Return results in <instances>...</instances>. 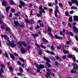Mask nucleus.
<instances>
[{
    "mask_svg": "<svg viewBox=\"0 0 78 78\" xmlns=\"http://www.w3.org/2000/svg\"><path fill=\"white\" fill-rule=\"evenodd\" d=\"M7 41L9 42V44L12 47H15L16 45V44H14L15 43V41H12L10 42V41L9 40H7Z\"/></svg>",
    "mask_w": 78,
    "mask_h": 78,
    "instance_id": "f257e3e1",
    "label": "nucleus"
},
{
    "mask_svg": "<svg viewBox=\"0 0 78 78\" xmlns=\"http://www.w3.org/2000/svg\"><path fill=\"white\" fill-rule=\"evenodd\" d=\"M14 23L15 24V27L16 28H17L19 26H20L21 27H24V26L23 25H20V23L16 21H14Z\"/></svg>",
    "mask_w": 78,
    "mask_h": 78,
    "instance_id": "f03ea898",
    "label": "nucleus"
},
{
    "mask_svg": "<svg viewBox=\"0 0 78 78\" xmlns=\"http://www.w3.org/2000/svg\"><path fill=\"white\" fill-rule=\"evenodd\" d=\"M37 67L38 68L37 70V72H38V73H40V71L41 70V69L42 68L44 69V68L45 67L43 65H38L37 66Z\"/></svg>",
    "mask_w": 78,
    "mask_h": 78,
    "instance_id": "7ed1b4c3",
    "label": "nucleus"
},
{
    "mask_svg": "<svg viewBox=\"0 0 78 78\" xmlns=\"http://www.w3.org/2000/svg\"><path fill=\"white\" fill-rule=\"evenodd\" d=\"M1 67H2L1 69V72H0V75L1 76H2V73H4V71H3V69L4 68H5V65H4L3 64H1ZM2 72V73H1Z\"/></svg>",
    "mask_w": 78,
    "mask_h": 78,
    "instance_id": "20e7f679",
    "label": "nucleus"
},
{
    "mask_svg": "<svg viewBox=\"0 0 78 78\" xmlns=\"http://www.w3.org/2000/svg\"><path fill=\"white\" fill-rule=\"evenodd\" d=\"M74 32L76 34H78V29L76 26H74L73 28Z\"/></svg>",
    "mask_w": 78,
    "mask_h": 78,
    "instance_id": "39448f33",
    "label": "nucleus"
},
{
    "mask_svg": "<svg viewBox=\"0 0 78 78\" xmlns=\"http://www.w3.org/2000/svg\"><path fill=\"white\" fill-rule=\"evenodd\" d=\"M2 5L3 6H7V5H8V3L5 0H4L2 2Z\"/></svg>",
    "mask_w": 78,
    "mask_h": 78,
    "instance_id": "423d86ee",
    "label": "nucleus"
},
{
    "mask_svg": "<svg viewBox=\"0 0 78 78\" xmlns=\"http://www.w3.org/2000/svg\"><path fill=\"white\" fill-rule=\"evenodd\" d=\"M45 51L46 53H50L51 55H55V53L52 52H50V51L48 50H45Z\"/></svg>",
    "mask_w": 78,
    "mask_h": 78,
    "instance_id": "0eeeda50",
    "label": "nucleus"
},
{
    "mask_svg": "<svg viewBox=\"0 0 78 78\" xmlns=\"http://www.w3.org/2000/svg\"><path fill=\"white\" fill-rule=\"evenodd\" d=\"M44 60H46V61H47L48 62H50V59L49 58L46 57H44Z\"/></svg>",
    "mask_w": 78,
    "mask_h": 78,
    "instance_id": "6e6552de",
    "label": "nucleus"
},
{
    "mask_svg": "<svg viewBox=\"0 0 78 78\" xmlns=\"http://www.w3.org/2000/svg\"><path fill=\"white\" fill-rule=\"evenodd\" d=\"M21 52L23 53H26V52L27 51V50H25V48H22L21 49Z\"/></svg>",
    "mask_w": 78,
    "mask_h": 78,
    "instance_id": "1a4fd4ad",
    "label": "nucleus"
},
{
    "mask_svg": "<svg viewBox=\"0 0 78 78\" xmlns=\"http://www.w3.org/2000/svg\"><path fill=\"white\" fill-rule=\"evenodd\" d=\"M32 36H33L34 38V39H35V38H36V37H37L38 36H39V34H32Z\"/></svg>",
    "mask_w": 78,
    "mask_h": 78,
    "instance_id": "9d476101",
    "label": "nucleus"
},
{
    "mask_svg": "<svg viewBox=\"0 0 78 78\" xmlns=\"http://www.w3.org/2000/svg\"><path fill=\"white\" fill-rule=\"evenodd\" d=\"M74 19L73 21H78V16H74Z\"/></svg>",
    "mask_w": 78,
    "mask_h": 78,
    "instance_id": "9b49d317",
    "label": "nucleus"
},
{
    "mask_svg": "<svg viewBox=\"0 0 78 78\" xmlns=\"http://www.w3.org/2000/svg\"><path fill=\"white\" fill-rule=\"evenodd\" d=\"M55 37L56 38V39H62V37H59L57 35H55Z\"/></svg>",
    "mask_w": 78,
    "mask_h": 78,
    "instance_id": "f8f14e48",
    "label": "nucleus"
},
{
    "mask_svg": "<svg viewBox=\"0 0 78 78\" xmlns=\"http://www.w3.org/2000/svg\"><path fill=\"white\" fill-rule=\"evenodd\" d=\"M20 3L21 5H22V6H24L25 2H23V1H20Z\"/></svg>",
    "mask_w": 78,
    "mask_h": 78,
    "instance_id": "ddd939ff",
    "label": "nucleus"
},
{
    "mask_svg": "<svg viewBox=\"0 0 78 78\" xmlns=\"http://www.w3.org/2000/svg\"><path fill=\"white\" fill-rule=\"evenodd\" d=\"M10 0V5H14L15 4V3L12 0Z\"/></svg>",
    "mask_w": 78,
    "mask_h": 78,
    "instance_id": "4468645a",
    "label": "nucleus"
},
{
    "mask_svg": "<svg viewBox=\"0 0 78 78\" xmlns=\"http://www.w3.org/2000/svg\"><path fill=\"white\" fill-rule=\"evenodd\" d=\"M46 75H44V76L46 78H48V76L50 75V74L48 72H47L46 73Z\"/></svg>",
    "mask_w": 78,
    "mask_h": 78,
    "instance_id": "2eb2a0df",
    "label": "nucleus"
},
{
    "mask_svg": "<svg viewBox=\"0 0 78 78\" xmlns=\"http://www.w3.org/2000/svg\"><path fill=\"white\" fill-rule=\"evenodd\" d=\"M10 55L11 58L12 59H13V60H14V59H15V57L13 55L10 54Z\"/></svg>",
    "mask_w": 78,
    "mask_h": 78,
    "instance_id": "dca6fc26",
    "label": "nucleus"
},
{
    "mask_svg": "<svg viewBox=\"0 0 78 78\" xmlns=\"http://www.w3.org/2000/svg\"><path fill=\"white\" fill-rule=\"evenodd\" d=\"M39 12H40V14H41L42 13V12H44V13H45V11L44 10V9L41 10H39Z\"/></svg>",
    "mask_w": 78,
    "mask_h": 78,
    "instance_id": "f3484780",
    "label": "nucleus"
},
{
    "mask_svg": "<svg viewBox=\"0 0 78 78\" xmlns=\"http://www.w3.org/2000/svg\"><path fill=\"white\" fill-rule=\"evenodd\" d=\"M46 65L47 66L48 68H50V67H51V65L48 62H46Z\"/></svg>",
    "mask_w": 78,
    "mask_h": 78,
    "instance_id": "a211bd4d",
    "label": "nucleus"
},
{
    "mask_svg": "<svg viewBox=\"0 0 78 78\" xmlns=\"http://www.w3.org/2000/svg\"><path fill=\"white\" fill-rule=\"evenodd\" d=\"M71 73H75L76 74H78V72L76 71H74L73 70H71Z\"/></svg>",
    "mask_w": 78,
    "mask_h": 78,
    "instance_id": "6ab92c4d",
    "label": "nucleus"
},
{
    "mask_svg": "<svg viewBox=\"0 0 78 78\" xmlns=\"http://www.w3.org/2000/svg\"><path fill=\"white\" fill-rule=\"evenodd\" d=\"M49 58H50V59H52V60H56V58H55V57H54L53 56H49Z\"/></svg>",
    "mask_w": 78,
    "mask_h": 78,
    "instance_id": "aec40b11",
    "label": "nucleus"
},
{
    "mask_svg": "<svg viewBox=\"0 0 78 78\" xmlns=\"http://www.w3.org/2000/svg\"><path fill=\"white\" fill-rule=\"evenodd\" d=\"M18 44L19 45H23V41L22 42L19 41L18 43Z\"/></svg>",
    "mask_w": 78,
    "mask_h": 78,
    "instance_id": "412c9836",
    "label": "nucleus"
},
{
    "mask_svg": "<svg viewBox=\"0 0 78 78\" xmlns=\"http://www.w3.org/2000/svg\"><path fill=\"white\" fill-rule=\"evenodd\" d=\"M9 9H10V7L9 6L7 7L5 9L6 11L7 12H8V10Z\"/></svg>",
    "mask_w": 78,
    "mask_h": 78,
    "instance_id": "4be33fe9",
    "label": "nucleus"
},
{
    "mask_svg": "<svg viewBox=\"0 0 78 78\" xmlns=\"http://www.w3.org/2000/svg\"><path fill=\"white\" fill-rule=\"evenodd\" d=\"M78 68V65H76V66H75L73 68V69L74 70H77V69Z\"/></svg>",
    "mask_w": 78,
    "mask_h": 78,
    "instance_id": "5701e85b",
    "label": "nucleus"
},
{
    "mask_svg": "<svg viewBox=\"0 0 78 78\" xmlns=\"http://www.w3.org/2000/svg\"><path fill=\"white\" fill-rule=\"evenodd\" d=\"M51 49L52 50H55V48H54L53 45H52L51 47Z\"/></svg>",
    "mask_w": 78,
    "mask_h": 78,
    "instance_id": "b1692460",
    "label": "nucleus"
},
{
    "mask_svg": "<svg viewBox=\"0 0 78 78\" xmlns=\"http://www.w3.org/2000/svg\"><path fill=\"white\" fill-rule=\"evenodd\" d=\"M67 57L68 58H72V57H73V56L72 55L70 54L68 55H67Z\"/></svg>",
    "mask_w": 78,
    "mask_h": 78,
    "instance_id": "393cba45",
    "label": "nucleus"
},
{
    "mask_svg": "<svg viewBox=\"0 0 78 78\" xmlns=\"http://www.w3.org/2000/svg\"><path fill=\"white\" fill-rule=\"evenodd\" d=\"M20 72H21V73H23V69H22V68L21 67H20Z\"/></svg>",
    "mask_w": 78,
    "mask_h": 78,
    "instance_id": "a878e982",
    "label": "nucleus"
},
{
    "mask_svg": "<svg viewBox=\"0 0 78 78\" xmlns=\"http://www.w3.org/2000/svg\"><path fill=\"white\" fill-rule=\"evenodd\" d=\"M40 46H41V47L43 48H44V49L46 48V47H45V46H44V45L41 44Z\"/></svg>",
    "mask_w": 78,
    "mask_h": 78,
    "instance_id": "bb28decb",
    "label": "nucleus"
},
{
    "mask_svg": "<svg viewBox=\"0 0 78 78\" xmlns=\"http://www.w3.org/2000/svg\"><path fill=\"white\" fill-rule=\"evenodd\" d=\"M69 34L71 36H73V34L71 32H69Z\"/></svg>",
    "mask_w": 78,
    "mask_h": 78,
    "instance_id": "cd10ccee",
    "label": "nucleus"
},
{
    "mask_svg": "<svg viewBox=\"0 0 78 78\" xmlns=\"http://www.w3.org/2000/svg\"><path fill=\"white\" fill-rule=\"evenodd\" d=\"M58 5H56V8L55 9V12H57V11H58Z\"/></svg>",
    "mask_w": 78,
    "mask_h": 78,
    "instance_id": "c85d7f7f",
    "label": "nucleus"
},
{
    "mask_svg": "<svg viewBox=\"0 0 78 78\" xmlns=\"http://www.w3.org/2000/svg\"><path fill=\"white\" fill-rule=\"evenodd\" d=\"M63 52L65 54H67V53H69V52L67 51H63Z\"/></svg>",
    "mask_w": 78,
    "mask_h": 78,
    "instance_id": "c756f323",
    "label": "nucleus"
},
{
    "mask_svg": "<svg viewBox=\"0 0 78 78\" xmlns=\"http://www.w3.org/2000/svg\"><path fill=\"white\" fill-rule=\"evenodd\" d=\"M42 14H38V13H37V16L38 17H41L42 16Z\"/></svg>",
    "mask_w": 78,
    "mask_h": 78,
    "instance_id": "7c9ffc66",
    "label": "nucleus"
},
{
    "mask_svg": "<svg viewBox=\"0 0 78 78\" xmlns=\"http://www.w3.org/2000/svg\"><path fill=\"white\" fill-rule=\"evenodd\" d=\"M51 30H52V29H51V28H50V27H48V31H51Z\"/></svg>",
    "mask_w": 78,
    "mask_h": 78,
    "instance_id": "2f4dec72",
    "label": "nucleus"
},
{
    "mask_svg": "<svg viewBox=\"0 0 78 78\" xmlns=\"http://www.w3.org/2000/svg\"><path fill=\"white\" fill-rule=\"evenodd\" d=\"M6 30L7 31H11V29L9 27H6Z\"/></svg>",
    "mask_w": 78,
    "mask_h": 78,
    "instance_id": "473e14b6",
    "label": "nucleus"
},
{
    "mask_svg": "<svg viewBox=\"0 0 78 78\" xmlns=\"http://www.w3.org/2000/svg\"><path fill=\"white\" fill-rule=\"evenodd\" d=\"M35 45L38 48H40V46H39V44H37V43H36Z\"/></svg>",
    "mask_w": 78,
    "mask_h": 78,
    "instance_id": "72a5a7b5",
    "label": "nucleus"
},
{
    "mask_svg": "<svg viewBox=\"0 0 78 78\" xmlns=\"http://www.w3.org/2000/svg\"><path fill=\"white\" fill-rule=\"evenodd\" d=\"M11 11L12 12H15V10L12 9H11Z\"/></svg>",
    "mask_w": 78,
    "mask_h": 78,
    "instance_id": "f704fd0d",
    "label": "nucleus"
},
{
    "mask_svg": "<svg viewBox=\"0 0 78 78\" xmlns=\"http://www.w3.org/2000/svg\"><path fill=\"white\" fill-rule=\"evenodd\" d=\"M65 13L66 16H69V12H65Z\"/></svg>",
    "mask_w": 78,
    "mask_h": 78,
    "instance_id": "c9c22d12",
    "label": "nucleus"
},
{
    "mask_svg": "<svg viewBox=\"0 0 78 78\" xmlns=\"http://www.w3.org/2000/svg\"><path fill=\"white\" fill-rule=\"evenodd\" d=\"M9 69L10 70V71H12V70H13V68H12V67L10 66L9 68Z\"/></svg>",
    "mask_w": 78,
    "mask_h": 78,
    "instance_id": "e433bc0d",
    "label": "nucleus"
},
{
    "mask_svg": "<svg viewBox=\"0 0 78 78\" xmlns=\"http://www.w3.org/2000/svg\"><path fill=\"white\" fill-rule=\"evenodd\" d=\"M23 44L24 47H26V46H27V44L25 42L23 41Z\"/></svg>",
    "mask_w": 78,
    "mask_h": 78,
    "instance_id": "4c0bfd02",
    "label": "nucleus"
},
{
    "mask_svg": "<svg viewBox=\"0 0 78 78\" xmlns=\"http://www.w3.org/2000/svg\"><path fill=\"white\" fill-rule=\"evenodd\" d=\"M69 22H72V17H70L69 18Z\"/></svg>",
    "mask_w": 78,
    "mask_h": 78,
    "instance_id": "58836bf2",
    "label": "nucleus"
},
{
    "mask_svg": "<svg viewBox=\"0 0 78 78\" xmlns=\"http://www.w3.org/2000/svg\"><path fill=\"white\" fill-rule=\"evenodd\" d=\"M55 16L56 17H58V15H57V12H55Z\"/></svg>",
    "mask_w": 78,
    "mask_h": 78,
    "instance_id": "ea45409f",
    "label": "nucleus"
},
{
    "mask_svg": "<svg viewBox=\"0 0 78 78\" xmlns=\"http://www.w3.org/2000/svg\"><path fill=\"white\" fill-rule=\"evenodd\" d=\"M19 59L20 60V61H22V62H24V59H23V58H20Z\"/></svg>",
    "mask_w": 78,
    "mask_h": 78,
    "instance_id": "a19ab883",
    "label": "nucleus"
},
{
    "mask_svg": "<svg viewBox=\"0 0 78 78\" xmlns=\"http://www.w3.org/2000/svg\"><path fill=\"white\" fill-rule=\"evenodd\" d=\"M73 61H76V58H75V55H73Z\"/></svg>",
    "mask_w": 78,
    "mask_h": 78,
    "instance_id": "79ce46f5",
    "label": "nucleus"
},
{
    "mask_svg": "<svg viewBox=\"0 0 78 78\" xmlns=\"http://www.w3.org/2000/svg\"><path fill=\"white\" fill-rule=\"evenodd\" d=\"M39 9L41 11V10H42V5H41L39 8Z\"/></svg>",
    "mask_w": 78,
    "mask_h": 78,
    "instance_id": "37998d69",
    "label": "nucleus"
},
{
    "mask_svg": "<svg viewBox=\"0 0 78 78\" xmlns=\"http://www.w3.org/2000/svg\"><path fill=\"white\" fill-rule=\"evenodd\" d=\"M55 64L56 66H58L59 65V64H58V63L57 62H55Z\"/></svg>",
    "mask_w": 78,
    "mask_h": 78,
    "instance_id": "c03bdc74",
    "label": "nucleus"
},
{
    "mask_svg": "<svg viewBox=\"0 0 78 78\" xmlns=\"http://www.w3.org/2000/svg\"><path fill=\"white\" fill-rule=\"evenodd\" d=\"M14 15H15V16H20L19 14H18L17 13H14Z\"/></svg>",
    "mask_w": 78,
    "mask_h": 78,
    "instance_id": "a18cd8bd",
    "label": "nucleus"
},
{
    "mask_svg": "<svg viewBox=\"0 0 78 78\" xmlns=\"http://www.w3.org/2000/svg\"><path fill=\"white\" fill-rule=\"evenodd\" d=\"M43 41L44 42H48V41L46 39H43Z\"/></svg>",
    "mask_w": 78,
    "mask_h": 78,
    "instance_id": "49530a36",
    "label": "nucleus"
},
{
    "mask_svg": "<svg viewBox=\"0 0 78 78\" xmlns=\"http://www.w3.org/2000/svg\"><path fill=\"white\" fill-rule=\"evenodd\" d=\"M74 2L77 5H78V2L77 1H76V0H74Z\"/></svg>",
    "mask_w": 78,
    "mask_h": 78,
    "instance_id": "de8ad7c7",
    "label": "nucleus"
},
{
    "mask_svg": "<svg viewBox=\"0 0 78 78\" xmlns=\"http://www.w3.org/2000/svg\"><path fill=\"white\" fill-rule=\"evenodd\" d=\"M72 9H77V8L75 7H71Z\"/></svg>",
    "mask_w": 78,
    "mask_h": 78,
    "instance_id": "09e8293b",
    "label": "nucleus"
},
{
    "mask_svg": "<svg viewBox=\"0 0 78 78\" xmlns=\"http://www.w3.org/2000/svg\"><path fill=\"white\" fill-rule=\"evenodd\" d=\"M59 46L60 47H57V49H58V50H60L61 49V46L60 45H59Z\"/></svg>",
    "mask_w": 78,
    "mask_h": 78,
    "instance_id": "8fccbe9b",
    "label": "nucleus"
},
{
    "mask_svg": "<svg viewBox=\"0 0 78 78\" xmlns=\"http://www.w3.org/2000/svg\"><path fill=\"white\" fill-rule=\"evenodd\" d=\"M17 75L18 76H22V73H17Z\"/></svg>",
    "mask_w": 78,
    "mask_h": 78,
    "instance_id": "3c124183",
    "label": "nucleus"
},
{
    "mask_svg": "<svg viewBox=\"0 0 78 78\" xmlns=\"http://www.w3.org/2000/svg\"><path fill=\"white\" fill-rule=\"evenodd\" d=\"M5 56H6V58H8V54L5 53Z\"/></svg>",
    "mask_w": 78,
    "mask_h": 78,
    "instance_id": "603ef678",
    "label": "nucleus"
},
{
    "mask_svg": "<svg viewBox=\"0 0 78 78\" xmlns=\"http://www.w3.org/2000/svg\"><path fill=\"white\" fill-rule=\"evenodd\" d=\"M17 63L19 65H21V62H20V61H18Z\"/></svg>",
    "mask_w": 78,
    "mask_h": 78,
    "instance_id": "864d4df0",
    "label": "nucleus"
},
{
    "mask_svg": "<svg viewBox=\"0 0 78 78\" xmlns=\"http://www.w3.org/2000/svg\"><path fill=\"white\" fill-rule=\"evenodd\" d=\"M42 53V51H40L39 52V53H38V54H39V55H41Z\"/></svg>",
    "mask_w": 78,
    "mask_h": 78,
    "instance_id": "5fc2aeb1",
    "label": "nucleus"
},
{
    "mask_svg": "<svg viewBox=\"0 0 78 78\" xmlns=\"http://www.w3.org/2000/svg\"><path fill=\"white\" fill-rule=\"evenodd\" d=\"M58 5L61 7H62V4L61 3H59Z\"/></svg>",
    "mask_w": 78,
    "mask_h": 78,
    "instance_id": "6e6d98bb",
    "label": "nucleus"
},
{
    "mask_svg": "<svg viewBox=\"0 0 78 78\" xmlns=\"http://www.w3.org/2000/svg\"><path fill=\"white\" fill-rule=\"evenodd\" d=\"M14 55L16 56H19V55L17 54L16 53H14Z\"/></svg>",
    "mask_w": 78,
    "mask_h": 78,
    "instance_id": "4d7b16f0",
    "label": "nucleus"
},
{
    "mask_svg": "<svg viewBox=\"0 0 78 78\" xmlns=\"http://www.w3.org/2000/svg\"><path fill=\"white\" fill-rule=\"evenodd\" d=\"M68 3H69V5H70V6H72V3L70 2H68Z\"/></svg>",
    "mask_w": 78,
    "mask_h": 78,
    "instance_id": "13d9d810",
    "label": "nucleus"
},
{
    "mask_svg": "<svg viewBox=\"0 0 78 78\" xmlns=\"http://www.w3.org/2000/svg\"><path fill=\"white\" fill-rule=\"evenodd\" d=\"M70 42L69 41H67L66 42V44H67V45H70Z\"/></svg>",
    "mask_w": 78,
    "mask_h": 78,
    "instance_id": "bf43d9fd",
    "label": "nucleus"
},
{
    "mask_svg": "<svg viewBox=\"0 0 78 78\" xmlns=\"http://www.w3.org/2000/svg\"><path fill=\"white\" fill-rule=\"evenodd\" d=\"M62 59H65L66 58V56L65 55H64L62 57Z\"/></svg>",
    "mask_w": 78,
    "mask_h": 78,
    "instance_id": "052dcab7",
    "label": "nucleus"
},
{
    "mask_svg": "<svg viewBox=\"0 0 78 78\" xmlns=\"http://www.w3.org/2000/svg\"><path fill=\"white\" fill-rule=\"evenodd\" d=\"M0 17H2V19H4V16L2 14L1 15Z\"/></svg>",
    "mask_w": 78,
    "mask_h": 78,
    "instance_id": "680f3d73",
    "label": "nucleus"
},
{
    "mask_svg": "<svg viewBox=\"0 0 78 78\" xmlns=\"http://www.w3.org/2000/svg\"><path fill=\"white\" fill-rule=\"evenodd\" d=\"M68 25H69V28H71L72 27V25L70 23H69Z\"/></svg>",
    "mask_w": 78,
    "mask_h": 78,
    "instance_id": "e2e57ef3",
    "label": "nucleus"
},
{
    "mask_svg": "<svg viewBox=\"0 0 78 78\" xmlns=\"http://www.w3.org/2000/svg\"><path fill=\"white\" fill-rule=\"evenodd\" d=\"M71 2H72L73 4H75V0H71Z\"/></svg>",
    "mask_w": 78,
    "mask_h": 78,
    "instance_id": "0e129e2a",
    "label": "nucleus"
},
{
    "mask_svg": "<svg viewBox=\"0 0 78 78\" xmlns=\"http://www.w3.org/2000/svg\"><path fill=\"white\" fill-rule=\"evenodd\" d=\"M74 50H75V51H76V52H78V49H77V48H74Z\"/></svg>",
    "mask_w": 78,
    "mask_h": 78,
    "instance_id": "69168bd1",
    "label": "nucleus"
},
{
    "mask_svg": "<svg viewBox=\"0 0 78 78\" xmlns=\"http://www.w3.org/2000/svg\"><path fill=\"white\" fill-rule=\"evenodd\" d=\"M73 10H72L70 12V14H73Z\"/></svg>",
    "mask_w": 78,
    "mask_h": 78,
    "instance_id": "338daca9",
    "label": "nucleus"
},
{
    "mask_svg": "<svg viewBox=\"0 0 78 78\" xmlns=\"http://www.w3.org/2000/svg\"><path fill=\"white\" fill-rule=\"evenodd\" d=\"M49 34L50 35V36H51V37H52L53 36V35H52V34H51V32H49Z\"/></svg>",
    "mask_w": 78,
    "mask_h": 78,
    "instance_id": "774afa93",
    "label": "nucleus"
}]
</instances>
